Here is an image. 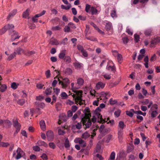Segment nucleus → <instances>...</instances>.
<instances>
[{"label":"nucleus","mask_w":160,"mask_h":160,"mask_svg":"<svg viewBox=\"0 0 160 160\" xmlns=\"http://www.w3.org/2000/svg\"><path fill=\"white\" fill-rule=\"evenodd\" d=\"M74 83L73 82L71 83L72 89L73 91L76 93V94H73L72 96L74 99L75 103L79 104L81 105L84 103V101L82 99V91H77L78 88L74 87Z\"/></svg>","instance_id":"nucleus-1"},{"label":"nucleus","mask_w":160,"mask_h":160,"mask_svg":"<svg viewBox=\"0 0 160 160\" xmlns=\"http://www.w3.org/2000/svg\"><path fill=\"white\" fill-rule=\"evenodd\" d=\"M101 111V109L99 108V107H98L95 110L94 115L92 116V121L93 123H95L96 122L97 118L98 119V122L103 123L105 122V120L103 119L102 115L99 113Z\"/></svg>","instance_id":"nucleus-2"},{"label":"nucleus","mask_w":160,"mask_h":160,"mask_svg":"<svg viewBox=\"0 0 160 160\" xmlns=\"http://www.w3.org/2000/svg\"><path fill=\"white\" fill-rule=\"evenodd\" d=\"M58 75L59 74V72H57ZM58 78V81H59V84H61L62 88H66L68 85L70 84V80L68 78H63L61 76L58 77L57 75L55 78Z\"/></svg>","instance_id":"nucleus-3"},{"label":"nucleus","mask_w":160,"mask_h":160,"mask_svg":"<svg viewBox=\"0 0 160 160\" xmlns=\"http://www.w3.org/2000/svg\"><path fill=\"white\" fill-rule=\"evenodd\" d=\"M91 116V115L90 113H84L82 115V121L86 128H89L91 125L92 123L90 119Z\"/></svg>","instance_id":"nucleus-4"},{"label":"nucleus","mask_w":160,"mask_h":160,"mask_svg":"<svg viewBox=\"0 0 160 160\" xmlns=\"http://www.w3.org/2000/svg\"><path fill=\"white\" fill-rule=\"evenodd\" d=\"M100 10H98L95 7H91L90 5L88 4L86 5L85 11L88 13H91L92 15L98 14Z\"/></svg>","instance_id":"nucleus-5"},{"label":"nucleus","mask_w":160,"mask_h":160,"mask_svg":"<svg viewBox=\"0 0 160 160\" xmlns=\"http://www.w3.org/2000/svg\"><path fill=\"white\" fill-rule=\"evenodd\" d=\"M99 98L100 100H102L103 102H105L107 101V100L110 96V95L108 92H102L100 95Z\"/></svg>","instance_id":"nucleus-6"},{"label":"nucleus","mask_w":160,"mask_h":160,"mask_svg":"<svg viewBox=\"0 0 160 160\" xmlns=\"http://www.w3.org/2000/svg\"><path fill=\"white\" fill-rule=\"evenodd\" d=\"M75 25L72 22H69L67 25L65 26L64 31L65 32H69L71 31V29L76 28Z\"/></svg>","instance_id":"nucleus-7"},{"label":"nucleus","mask_w":160,"mask_h":160,"mask_svg":"<svg viewBox=\"0 0 160 160\" xmlns=\"http://www.w3.org/2000/svg\"><path fill=\"white\" fill-rule=\"evenodd\" d=\"M11 40L12 41H13L15 40L19 39L20 37L19 34L15 31H13L11 33Z\"/></svg>","instance_id":"nucleus-8"},{"label":"nucleus","mask_w":160,"mask_h":160,"mask_svg":"<svg viewBox=\"0 0 160 160\" xmlns=\"http://www.w3.org/2000/svg\"><path fill=\"white\" fill-rule=\"evenodd\" d=\"M17 155L16 156L15 158L17 160L20 158L25 154L24 152L20 148H18L17 150Z\"/></svg>","instance_id":"nucleus-9"},{"label":"nucleus","mask_w":160,"mask_h":160,"mask_svg":"<svg viewBox=\"0 0 160 160\" xmlns=\"http://www.w3.org/2000/svg\"><path fill=\"white\" fill-rule=\"evenodd\" d=\"M13 125L16 129V131L14 133V134L17 133L19 131L21 126L17 120L13 121Z\"/></svg>","instance_id":"nucleus-10"},{"label":"nucleus","mask_w":160,"mask_h":160,"mask_svg":"<svg viewBox=\"0 0 160 160\" xmlns=\"http://www.w3.org/2000/svg\"><path fill=\"white\" fill-rule=\"evenodd\" d=\"M74 142L76 143L79 144L82 147H85L86 145V143L85 141L82 140L80 138H75L74 140Z\"/></svg>","instance_id":"nucleus-11"},{"label":"nucleus","mask_w":160,"mask_h":160,"mask_svg":"<svg viewBox=\"0 0 160 160\" xmlns=\"http://www.w3.org/2000/svg\"><path fill=\"white\" fill-rule=\"evenodd\" d=\"M160 42V37H157L151 41L150 47H152L154 45Z\"/></svg>","instance_id":"nucleus-12"},{"label":"nucleus","mask_w":160,"mask_h":160,"mask_svg":"<svg viewBox=\"0 0 160 160\" xmlns=\"http://www.w3.org/2000/svg\"><path fill=\"white\" fill-rule=\"evenodd\" d=\"M45 12L46 11L45 10H43L40 13L36 14L32 18L33 21L34 22H36L38 20L37 18L41 17L44 15Z\"/></svg>","instance_id":"nucleus-13"},{"label":"nucleus","mask_w":160,"mask_h":160,"mask_svg":"<svg viewBox=\"0 0 160 160\" xmlns=\"http://www.w3.org/2000/svg\"><path fill=\"white\" fill-rule=\"evenodd\" d=\"M103 23H106L105 28L107 31H109L112 29V24L111 22L108 21H105Z\"/></svg>","instance_id":"nucleus-14"},{"label":"nucleus","mask_w":160,"mask_h":160,"mask_svg":"<svg viewBox=\"0 0 160 160\" xmlns=\"http://www.w3.org/2000/svg\"><path fill=\"white\" fill-rule=\"evenodd\" d=\"M47 136L49 140L52 141L53 140L54 134L53 132L49 131L47 132Z\"/></svg>","instance_id":"nucleus-15"},{"label":"nucleus","mask_w":160,"mask_h":160,"mask_svg":"<svg viewBox=\"0 0 160 160\" xmlns=\"http://www.w3.org/2000/svg\"><path fill=\"white\" fill-rule=\"evenodd\" d=\"M105 86V84L102 82H98L96 85V88L97 90H99L100 89L103 88Z\"/></svg>","instance_id":"nucleus-16"},{"label":"nucleus","mask_w":160,"mask_h":160,"mask_svg":"<svg viewBox=\"0 0 160 160\" xmlns=\"http://www.w3.org/2000/svg\"><path fill=\"white\" fill-rule=\"evenodd\" d=\"M50 43L52 45H58L59 43V42L54 38H52L50 41Z\"/></svg>","instance_id":"nucleus-17"},{"label":"nucleus","mask_w":160,"mask_h":160,"mask_svg":"<svg viewBox=\"0 0 160 160\" xmlns=\"http://www.w3.org/2000/svg\"><path fill=\"white\" fill-rule=\"evenodd\" d=\"M123 135V131L122 130H120L118 131V137L119 142H121L122 140V136Z\"/></svg>","instance_id":"nucleus-18"},{"label":"nucleus","mask_w":160,"mask_h":160,"mask_svg":"<svg viewBox=\"0 0 160 160\" xmlns=\"http://www.w3.org/2000/svg\"><path fill=\"white\" fill-rule=\"evenodd\" d=\"M40 125L41 129L44 131L46 130V125L45 122L43 120H41L40 122Z\"/></svg>","instance_id":"nucleus-19"},{"label":"nucleus","mask_w":160,"mask_h":160,"mask_svg":"<svg viewBox=\"0 0 160 160\" xmlns=\"http://www.w3.org/2000/svg\"><path fill=\"white\" fill-rule=\"evenodd\" d=\"M25 51L22 49L19 48H17L14 52H16V54H17L18 55H20L22 53H23L24 54V52Z\"/></svg>","instance_id":"nucleus-20"},{"label":"nucleus","mask_w":160,"mask_h":160,"mask_svg":"<svg viewBox=\"0 0 160 160\" xmlns=\"http://www.w3.org/2000/svg\"><path fill=\"white\" fill-rule=\"evenodd\" d=\"M37 144L39 146H43L45 147H47L48 146L47 143L44 141L41 140L38 141L37 142Z\"/></svg>","instance_id":"nucleus-21"},{"label":"nucleus","mask_w":160,"mask_h":160,"mask_svg":"<svg viewBox=\"0 0 160 160\" xmlns=\"http://www.w3.org/2000/svg\"><path fill=\"white\" fill-rule=\"evenodd\" d=\"M149 112L150 113L151 116L152 118H154L156 117L158 114V112L157 111H151V110H150Z\"/></svg>","instance_id":"nucleus-22"},{"label":"nucleus","mask_w":160,"mask_h":160,"mask_svg":"<svg viewBox=\"0 0 160 160\" xmlns=\"http://www.w3.org/2000/svg\"><path fill=\"white\" fill-rule=\"evenodd\" d=\"M67 5V6H65L63 4L61 5V8L66 10H69L71 7V5L70 4H68Z\"/></svg>","instance_id":"nucleus-23"},{"label":"nucleus","mask_w":160,"mask_h":160,"mask_svg":"<svg viewBox=\"0 0 160 160\" xmlns=\"http://www.w3.org/2000/svg\"><path fill=\"white\" fill-rule=\"evenodd\" d=\"M26 101V100L25 99H19L17 101V103L20 105L22 106L25 103Z\"/></svg>","instance_id":"nucleus-24"},{"label":"nucleus","mask_w":160,"mask_h":160,"mask_svg":"<svg viewBox=\"0 0 160 160\" xmlns=\"http://www.w3.org/2000/svg\"><path fill=\"white\" fill-rule=\"evenodd\" d=\"M2 79L1 77L0 76V80ZM7 86L5 85H1L0 84V90L2 92H4L7 88Z\"/></svg>","instance_id":"nucleus-25"},{"label":"nucleus","mask_w":160,"mask_h":160,"mask_svg":"<svg viewBox=\"0 0 160 160\" xmlns=\"http://www.w3.org/2000/svg\"><path fill=\"white\" fill-rule=\"evenodd\" d=\"M35 53L33 51H29L26 50L24 52V55L27 56H30L34 54Z\"/></svg>","instance_id":"nucleus-26"},{"label":"nucleus","mask_w":160,"mask_h":160,"mask_svg":"<svg viewBox=\"0 0 160 160\" xmlns=\"http://www.w3.org/2000/svg\"><path fill=\"white\" fill-rule=\"evenodd\" d=\"M117 55V59L118 62L120 63H121L122 61V55L118 53L117 51H115L114 52Z\"/></svg>","instance_id":"nucleus-27"},{"label":"nucleus","mask_w":160,"mask_h":160,"mask_svg":"<svg viewBox=\"0 0 160 160\" xmlns=\"http://www.w3.org/2000/svg\"><path fill=\"white\" fill-rule=\"evenodd\" d=\"M17 10H13L12 12L10 13L8 17H7L8 19H9L10 17H13L17 13Z\"/></svg>","instance_id":"nucleus-28"},{"label":"nucleus","mask_w":160,"mask_h":160,"mask_svg":"<svg viewBox=\"0 0 160 160\" xmlns=\"http://www.w3.org/2000/svg\"><path fill=\"white\" fill-rule=\"evenodd\" d=\"M84 83V80L82 78H79L77 80V83L79 86L82 85Z\"/></svg>","instance_id":"nucleus-29"},{"label":"nucleus","mask_w":160,"mask_h":160,"mask_svg":"<svg viewBox=\"0 0 160 160\" xmlns=\"http://www.w3.org/2000/svg\"><path fill=\"white\" fill-rule=\"evenodd\" d=\"M111 16L113 18H117V15L116 13V11L114 9L111 11Z\"/></svg>","instance_id":"nucleus-30"},{"label":"nucleus","mask_w":160,"mask_h":160,"mask_svg":"<svg viewBox=\"0 0 160 160\" xmlns=\"http://www.w3.org/2000/svg\"><path fill=\"white\" fill-rule=\"evenodd\" d=\"M29 10L27 9L26 10L23 12V17L25 18H29Z\"/></svg>","instance_id":"nucleus-31"},{"label":"nucleus","mask_w":160,"mask_h":160,"mask_svg":"<svg viewBox=\"0 0 160 160\" xmlns=\"http://www.w3.org/2000/svg\"><path fill=\"white\" fill-rule=\"evenodd\" d=\"M52 88H48L44 92V93L46 95H50L52 92Z\"/></svg>","instance_id":"nucleus-32"},{"label":"nucleus","mask_w":160,"mask_h":160,"mask_svg":"<svg viewBox=\"0 0 160 160\" xmlns=\"http://www.w3.org/2000/svg\"><path fill=\"white\" fill-rule=\"evenodd\" d=\"M115 153L113 151L111 153L110 158L108 160H115Z\"/></svg>","instance_id":"nucleus-33"},{"label":"nucleus","mask_w":160,"mask_h":160,"mask_svg":"<svg viewBox=\"0 0 160 160\" xmlns=\"http://www.w3.org/2000/svg\"><path fill=\"white\" fill-rule=\"evenodd\" d=\"M74 65L76 68H80L83 66L82 64L78 62L74 63Z\"/></svg>","instance_id":"nucleus-34"},{"label":"nucleus","mask_w":160,"mask_h":160,"mask_svg":"<svg viewBox=\"0 0 160 160\" xmlns=\"http://www.w3.org/2000/svg\"><path fill=\"white\" fill-rule=\"evenodd\" d=\"M4 27L5 28L7 29V30L8 29H12L14 28V26L12 24H8Z\"/></svg>","instance_id":"nucleus-35"},{"label":"nucleus","mask_w":160,"mask_h":160,"mask_svg":"<svg viewBox=\"0 0 160 160\" xmlns=\"http://www.w3.org/2000/svg\"><path fill=\"white\" fill-rule=\"evenodd\" d=\"M16 52H14L10 54L8 58V60L10 61L13 59L16 56Z\"/></svg>","instance_id":"nucleus-36"},{"label":"nucleus","mask_w":160,"mask_h":160,"mask_svg":"<svg viewBox=\"0 0 160 160\" xmlns=\"http://www.w3.org/2000/svg\"><path fill=\"white\" fill-rule=\"evenodd\" d=\"M22 95V98L23 99H26L27 98V94L26 92L24 91H22L21 93Z\"/></svg>","instance_id":"nucleus-37"},{"label":"nucleus","mask_w":160,"mask_h":160,"mask_svg":"<svg viewBox=\"0 0 160 160\" xmlns=\"http://www.w3.org/2000/svg\"><path fill=\"white\" fill-rule=\"evenodd\" d=\"M90 136V135L87 132H85L83 133L82 135L83 138L86 139L88 138Z\"/></svg>","instance_id":"nucleus-38"},{"label":"nucleus","mask_w":160,"mask_h":160,"mask_svg":"<svg viewBox=\"0 0 160 160\" xmlns=\"http://www.w3.org/2000/svg\"><path fill=\"white\" fill-rule=\"evenodd\" d=\"M4 124H6L8 127H9L11 125L12 123L8 120H4Z\"/></svg>","instance_id":"nucleus-39"},{"label":"nucleus","mask_w":160,"mask_h":160,"mask_svg":"<svg viewBox=\"0 0 160 160\" xmlns=\"http://www.w3.org/2000/svg\"><path fill=\"white\" fill-rule=\"evenodd\" d=\"M106 69L108 70H111V71H115V67L114 66H111L108 65L106 67Z\"/></svg>","instance_id":"nucleus-40"},{"label":"nucleus","mask_w":160,"mask_h":160,"mask_svg":"<svg viewBox=\"0 0 160 160\" xmlns=\"http://www.w3.org/2000/svg\"><path fill=\"white\" fill-rule=\"evenodd\" d=\"M126 32L130 35H132L133 34L132 31L128 27H127Z\"/></svg>","instance_id":"nucleus-41"},{"label":"nucleus","mask_w":160,"mask_h":160,"mask_svg":"<svg viewBox=\"0 0 160 160\" xmlns=\"http://www.w3.org/2000/svg\"><path fill=\"white\" fill-rule=\"evenodd\" d=\"M61 97L62 99H66L68 98V96L67 93L65 92H62L61 94Z\"/></svg>","instance_id":"nucleus-42"},{"label":"nucleus","mask_w":160,"mask_h":160,"mask_svg":"<svg viewBox=\"0 0 160 160\" xmlns=\"http://www.w3.org/2000/svg\"><path fill=\"white\" fill-rule=\"evenodd\" d=\"M118 126L119 128L122 129L125 125L124 124V122L122 121H120L119 122L118 124Z\"/></svg>","instance_id":"nucleus-43"},{"label":"nucleus","mask_w":160,"mask_h":160,"mask_svg":"<svg viewBox=\"0 0 160 160\" xmlns=\"http://www.w3.org/2000/svg\"><path fill=\"white\" fill-rule=\"evenodd\" d=\"M158 105L157 104L153 105L150 108V110L151 111L155 110L157 111L158 109Z\"/></svg>","instance_id":"nucleus-44"},{"label":"nucleus","mask_w":160,"mask_h":160,"mask_svg":"<svg viewBox=\"0 0 160 160\" xmlns=\"http://www.w3.org/2000/svg\"><path fill=\"white\" fill-rule=\"evenodd\" d=\"M87 39L90 40L92 41H97L96 38L93 37L92 36L86 37Z\"/></svg>","instance_id":"nucleus-45"},{"label":"nucleus","mask_w":160,"mask_h":160,"mask_svg":"<svg viewBox=\"0 0 160 160\" xmlns=\"http://www.w3.org/2000/svg\"><path fill=\"white\" fill-rule=\"evenodd\" d=\"M65 146L66 148H68L70 147V144L69 141L68 139H66L65 140Z\"/></svg>","instance_id":"nucleus-46"},{"label":"nucleus","mask_w":160,"mask_h":160,"mask_svg":"<svg viewBox=\"0 0 160 160\" xmlns=\"http://www.w3.org/2000/svg\"><path fill=\"white\" fill-rule=\"evenodd\" d=\"M64 117H66L65 115H60L59 116V120L58 122V123L59 124H60L61 123V121L62 120L64 121V119L62 118H63Z\"/></svg>","instance_id":"nucleus-47"},{"label":"nucleus","mask_w":160,"mask_h":160,"mask_svg":"<svg viewBox=\"0 0 160 160\" xmlns=\"http://www.w3.org/2000/svg\"><path fill=\"white\" fill-rule=\"evenodd\" d=\"M134 39L136 42H138L139 40V37L137 34L134 35Z\"/></svg>","instance_id":"nucleus-48"},{"label":"nucleus","mask_w":160,"mask_h":160,"mask_svg":"<svg viewBox=\"0 0 160 160\" xmlns=\"http://www.w3.org/2000/svg\"><path fill=\"white\" fill-rule=\"evenodd\" d=\"M65 53L63 52H62L59 54L58 57L60 59H63L65 57Z\"/></svg>","instance_id":"nucleus-49"},{"label":"nucleus","mask_w":160,"mask_h":160,"mask_svg":"<svg viewBox=\"0 0 160 160\" xmlns=\"http://www.w3.org/2000/svg\"><path fill=\"white\" fill-rule=\"evenodd\" d=\"M49 147L53 149H54L56 148V145L53 142H50L49 143Z\"/></svg>","instance_id":"nucleus-50"},{"label":"nucleus","mask_w":160,"mask_h":160,"mask_svg":"<svg viewBox=\"0 0 160 160\" xmlns=\"http://www.w3.org/2000/svg\"><path fill=\"white\" fill-rule=\"evenodd\" d=\"M151 32V30L150 29H148L145 31V34L146 36H150Z\"/></svg>","instance_id":"nucleus-51"},{"label":"nucleus","mask_w":160,"mask_h":160,"mask_svg":"<svg viewBox=\"0 0 160 160\" xmlns=\"http://www.w3.org/2000/svg\"><path fill=\"white\" fill-rule=\"evenodd\" d=\"M45 75L47 78H48L50 77L51 76L50 71L48 70H47L45 72Z\"/></svg>","instance_id":"nucleus-52"},{"label":"nucleus","mask_w":160,"mask_h":160,"mask_svg":"<svg viewBox=\"0 0 160 160\" xmlns=\"http://www.w3.org/2000/svg\"><path fill=\"white\" fill-rule=\"evenodd\" d=\"M18 85L15 82H13L12 83L11 87V88L14 89H16L18 87Z\"/></svg>","instance_id":"nucleus-53"},{"label":"nucleus","mask_w":160,"mask_h":160,"mask_svg":"<svg viewBox=\"0 0 160 160\" xmlns=\"http://www.w3.org/2000/svg\"><path fill=\"white\" fill-rule=\"evenodd\" d=\"M58 134L59 135H62L65 133V132L60 129H58Z\"/></svg>","instance_id":"nucleus-54"},{"label":"nucleus","mask_w":160,"mask_h":160,"mask_svg":"<svg viewBox=\"0 0 160 160\" xmlns=\"http://www.w3.org/2000/svg\"><path fill=\"white\" fill-rule=\"evenodd\" d=\"M66 72L68 74H70L72 73V71L70 68H68L66 69Z\"/></svg>","instance_id":"nucleus-55"},{"label":"nucleus","mask_w":160,"mask_h":160,"mask_svg":"<svg viewBox=\"0 0 160 160\" xmlns=\"http://www.w3.org/2000/svg\"><path fill=\"white\" fill-rule=\"evenodd\" d=\"M9 144L8 143L4 142H1L0 143V146L3 147H6L8 146Z\"/></svg>","instance_id":"nucleus-56"},{"label":"nucleus","mask_w":160,"mask_h":160,"mask_svg":"<svg viewBox=\"0 0 160 160\" xmlns=\"http://www.w3.org/2000/svg\"><path fill=\"white\" fill-rule=\"evenodd\" d=\"M126 113L127 115L130 117H132L133 115V114L131 111H126Z\"/></svg>","instance_id":"nucleus-57"},{"label":"nucleus","mask_w":160,"mask_h":160,"mask_svg":"<svg viewBox=\"0 0 160 160\" xmlns=\"http://www.w3.org/2000/svg\"><path fill=\"white\" fill-rule=\"evenodd\" d=\"M54 92L57 95H58L60 92V89L58 88H55L54 89Z\"/></svg>","instance_id":"nucleus-58"},{"label":"nucleus","mask_w":160,"mask_h":160,"mask_svg":"<svg viewBox=\"0 0 160 160\" xmlns=\"http://www.w3.org/2000/svg\"><path fill=\"white\" fill-rule=\"evenodd\" d=\"M7 31V29L4 27L2 29L0 30V35L4 33Z\"/></svg>","instance_id":"nucleus-59"},{"label":"nucleus","mask_w":160,"mask_h":160,"mask_svg":"<svg viewBox=\"0 0 160 160\" xmlns=\"http://www.w3.org/2000/svg\"><path fill=\"white\" fill-rule=\"evenodd\" d=\"M33 150L35 151H39L40 150V148L38 146H35L33 147Z\"/></svg>","instance_id":"nucleus-60"},{"label":"nucleus","mask_w":160,"mask_h":160,"mask_svg":"<svg viewBox=\"0 0 160 160\" xmlns=\"http://www.w3.org/2000/svg\"><path fill=\"white\" fill-rule=\"evenodd\" d=\"M104 78L107 79H110L111 78V76L110 74H106L103 75Z\"/></svg>","instance_id":"nucleus-61"},{"label":"nucleus","mask_w":160,"mask_h":160,"mask_svg":"<svg viewBox=\"0 0 160 160\" xmlns=\"http://www.w3.org/2000/svg\"><path fill=\"white\" fill-rule=\"evenodd\" d=\"M122 40L124 44H126V43H127V42H128V38H127L126 37L122 38Z\"/></svg>","instance_id":"nucleus-62"},{"label":"nucleus","mask_w":160,"mask_h":160,"mask_svg":"<svg viewBox=\"0 0 160 160\" xmlns=\"http://www.w3.org/2000/svg\"><path fill=\"white\" fill-rule=\"evenodd\" d=\"M156 56L155 54H154L151 57L150 59V61L151 62H153L156 60Z\"/></svg>","instance_id":"nucleus-63"},{"label":"nucleus","mask_w":160,"mask_h":160,"mask_svg":"<svg viewBox=\"0 0 160 160\" xmlns=\"http://www.w3.org/2000/svg\"><path fill=\"white\" fill-rule=\"evenodd\" d=\"M120 110H117V111H116L114 112V113L115 115L117 117H118L119 116V115H120Z\"/></svg>","instance_id":"nucleus-64"}]
</instances>
